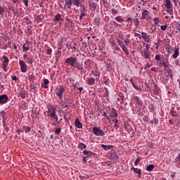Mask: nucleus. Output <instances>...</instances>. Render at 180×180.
Returning a JSON list of instances; mask_svg holds the SVG:
<instances>
[{"mask_svg":"<svg viewBox=\"0 0 180 180\" xmlns=\"http://www.w3.org/2000/svg\"><path fill=\"white\" fill-rule=\"evenodd\" d=\"M65 64L68 67H73V68H76L77 71H80L81 72H82L84 70L82 63H78V58L75 56H70V58H68L65 61Z\"/></svg>","mask_w":180,"mask_h":180,"instance_id":"nucleus-1","label":"nucleus"},{"mask_svg":"<svg viewBox=\"0 0 180 180\" xmlns=\"http://www.w3.org/2000/svg\"><path fill=\"white\" fill-rule=\"evenodd\" d=\"M165 6L166 9H167L168 13L169 15H174V9H172V3L171 2V0H165Z\"/></svg>","mask_w":180,"mask_h":180,"instance_id":"nucleus-2","label":"nucleus"},{"mask_svg":"<svg viewBox=\"0 0 180 180\" xmlns=\"http://www.w3.org/2000/svg\"><path fill=\"white\" fill-rule=\"evenodd\" d=\"M116 21H111L109 25H105V29L110 33L115 32V27L116 26Z\"/></svg>","mask_w":180,"mask_h":180,"instance_id":"nucleus-3","label":"nucleus"},{"mask_svg":"<svg viewBox=\"0 0 180 180\" xmlns=\"http://www.w3.org/2000/svg\"><path fill=\"white\" fill-rule=\"evenodd\" d=\"M93 133L94 134H95V136H98L99 137L105 136V132L102 129L96 127L93 128Z\"/></svg>","mask_w":180,"mask_h":180,"instance_id":"nucleus-4","label":"nucleus"},{"mask_svg":"<svg viewBox=\"0 0 180 180\" xmlns=\"http://www.w3.org/2000/svg\"><path fill=\"white\" fill-rule=\"evenodd\" d=\"M141 54L142 57H144L146 60H150L151 58V53H150V50H144L141 51Z\"/></svg>","mask_w":180,"mask_h":180,"instance_id":"nucleus-5","label":"nucleus"},{"mask_svg":"<svg viewBox=\"0 0 180 180\" xmlns=\"http://www.w3.org/2000/svg\"><path fill=\"white\" fill-rule=\"evenodd\" d=\"M3 60H4L2 62L3 68L4 71L6 72V71H8V65H9V59L6 56H3Z\"/></svg>","mask_w":180,"mask_h":180,"instance_id":"nucleus-6","label":"nucleus"},{"mask_svg":"<svg viewBox=\"0 0 180 180\" xmlns=\"http://www.w3.org/2000/svg\"><path fill=\"white\" fill-rule=\"evenodd\" d=\"M20 70L22 72H26L27 71V65L23 60H20L19 62Z\"/></svg>","mask_w":180,"mask_h":180,"instance_id":"nucleus-7","label":"nucleus"},{"mask_svg":"<svg viewBox=\"0 0 180 180\" xmlns=\"http://www.w3.org/2000/svg\"><path fill=\"white\" fill-rule=\"evenodd\" d=\"M133 103H135L136 106H141L143 105V101H140L138 96H134L132 98Z\"/></svg>","mask_w":180,"mask_h":180,"instance_id":"nucleus-8","label":"nucleus"},{"mask_svg":"<svg viewBox=\"0 0 180 180\" xmlns=\"http://www.w3.org/2000/svg\"><path fill=\"white\" fill-rule=\"evenodd\" d=\"M63 94H64V86H60L56 92V95L60 99H63Z\"/></svg>","mask_w":180,"mask_h":180,"instance_id":"nucleus-9","label":"nucleus"},{"mask_svg":"<svg viewBox=\"0 0 180 180\" xmlns=\"http://www.w3.org/2000/svg\"><path fill=\"white\" fill-rule=\"evenodd\" d=\"M48 116H49L51 117V119H54L55 117H56L57 114H56V109L52 108L51 110H48Z\"/></svg>","mask_w":180,"mask_h":180,"instance_id":"nucleus-10","label":"nucleus"},{"mask_svg":"<svg viewBox=\"0 0 180 180\" xmlns=\"http://www.w3.org/2000/svg\"><path fill=\"white\" fill-rule=\"evenodd\" d=\"M8 99H9V98L8 97V96L6 94H3V95L0 96V103L1 105L6 103V102H8Z\"/></svg>","mask_w":180,"mask_h":180,"instance_id":"nucleus-11","label":"nucleus"},{"mask_svg":"<svg viewBox=\"0 0 180 180\" xmlns=\"http://www.w3.org/2000/svg\"><path fill=\"white\" fill-rule=\"evenodd\" d=\"M150 12H148V10H144L142 12V19H146V20H148L150 19Z\"/></svg>","mask_w":180,"mask_h":180,"instance_id":"nucleus-12","label":"nucleus"},{"mask_svg":"<svg viewBox=\"0 0 180 180\" xmlns=\"http://www.w3.org/2000/svg\"><path fill=\"white\" fill-rule=\"evenodd\" d=\"M141 35H142V39L144 40V41H146V43H150V37L148 36V34H147V33L141 32Z\"/></svg>","mask_w":180,"mask_h":180,"instance_id":"nucleus-13","label":"nucleus"},{"mask_svg":"<svg viewBox=\"0 0 180 180\" xmlns=\"http://www.w3.org/2000/svg\"><path fill=\"white\" fill-rule=\"evenodd\" d=\"M174 54L172 55V58L175 59L178 58V56H179V48L175 47L173 49Z\"/></svg>","mask_w":180,"mask_h":180,"instance_id":"nucleus-14","label":"nucleus"},{"mask_svg":"<svg viewBox=\"0 0 180 180\" xmlns=\"http://www.w3.org/2000/svg\"><path fill=\"white\" fill-rule=\"evenodd\" d=\"M160 92H161V89H160V87H158V86H157V84H155L154 87H153V94L154 95H160Z\"/></svg>","mask_w":180,"mask_h":180,"instance_id":"nucleus-15","label":"nucleus"},{"mask_svg":"<svg viewBox=\"0 0 180 180\" xmlns=\"http://www.w3.org/2000/svg\"><path fill=\"white\" fill-rule=\"evenodd\" d=\"M110 119L113 123H117V112L116 111L113 115H110Z\"/></svg>","mask_w":180,"mask_h":180,"instance_id":"nucleus-16","label":"nucleus"},{"mask_svg":"<svg viewBox=\"0 0 180 180\" xmlns=\"http://www.w3.org/2000/svg\"><path fill=\"white\" fill-rule=\"evenodd\" d=\"M30 50V45L28 42H26L22 46V51H29Z\"/></svg>","mask_w":180,"mask_h":180,"instance_id":"nucleus-17","label":"nucleus"},{"mask_svg":"<svg viewBox=\"0 0 180 180\" xmlns=\"http://www.w3.org/2000/svg\"><path fill=\"white\" fill-rule=\"evenodd\" d=\"M101 148H103V150H105V151H108L109 150H112V148H113V146L112 145H101Z\"/></svg>","mask_w":180,"mask_h":180,"instance_id":"nucleus-18","label":"nucleus"},{"mask_svg":"<svg viewBox=\"0 0 180 180\" xmlns=\"http://www.w3.org/2000/svg\"><path fill=\"white\" fill-rule=\"evenodd\" d=\"M75 124L76 127H78V129L82 128V124L81 123V122H79V118H76Z\"/></svg>","mask_w":180,"mask_h":180,"instance_id":"nucleus-19","label":"nucleus"},{"mask_svg":"<svg viewBox=\"0 0 180 180\" xmlns=\"http://www.w3.org/2000/svg\"><path fill=\"white\" fill-rule=\"evenodd\" d=\"M65 6H67L68 9H71V6H72V0L65 1Z\"/></svg>","mask_w":180,"mask_h":180,"instance_id":"nucleus-20","label":"nucleus"},{"mask_svg":"<svg viewBox=\"0 0 180 180\" xmlns=\"http://www.w3.org/2000/svg\"><path fill=\"white\" fill-rule=\"evenodd\" d=\"M88 85H95V79L94 77H90L87 81Z\"/></svg>","mask_w":180,"mask_h":180,"instance_id":"nucleus-21","label":"nucleus"},{"mask_svg":"<svg viewBox=\"0 0 180 180\" xmlns=\"http://www.w3.org/2000/svg\"><path fill=\"white\" fill-rule=\"evenodd\" d=\"M19 96L22 98L25 99L26 98V91L25 90H21L19 91Z\"/></svg>","mask_w":180,"mask_h":180,"instance_id":"nucleus-22","label":"nucleus"},{"mask_svg":"<svg viewBox=\"0 0 180 180\" xmlns=\"http://www.w3.org/2000/svg\"><path fill=\"white\" fill-rule=\"evenodd\" d=\"M83 154L85 155L86 158H88L90 155H92L93 153L89 150H84Z\"/></svg>","mask_w":180,"mask_h":180,"instance_id":"nucleus-23","label":"nucleus"},{"mask_svg":"<svg viewBox=\"0 0 180 180\" xmlns=\"http://www.w3.org/2000/svg\"><path fill=\"white\" fill-rule=\"evenodd\" d=\"M122 49L126 56H129V50H127V48H126V45H124V44H122Z\"/></svg>","mask_w":180,"mask_h":180,"instance_id":"nucleus-24","label":"nucleus"},{"mask_svg":"<svg viewBox=\"0 0 180 180\" xmlns=\"http://www.w3.org/2000/svg\"><path fill=\"white\" fill-rule=\"evenodd\" d=\"M98 4H96L94 2H92L91 4H89V7L91 9H93V11H96V6Z\"/></svg>","mask_w":180,"mask_h":180,"instance_id":"nucleus-25","label":"nucleus"},{"mask_svg":"<svg viewBox=\"0 0 180 180\" xmlns=\"http://www.w3.org/2000/svg\"><path fill=\"white\" fill-rule=\"evenodd\" d=\"M134 23L136 27H139L140 26V20H139V18H134Z\"/></svg>","mask_w":180,"mask_h":180,"instance_id":"nucleus-26","label":"nucleus"},{"mask_svg":"<svg viewBox=\"0 0 180 180\" xmlns=\"http://www.w3.org/2000/svg\"><path fill=\"white\" fill-rule=\"evenodd\" d=\"M78 148H80L81 150H84L86 148V145H85L84 143H79L78 145Z\"/></svg>","mask_w":180,"mask_h":180,"instance_id":"nucleus-27","label":"nucleus"},{"mask_svg":"<svg viewBox=\"0 0 180 180\" xmlns=\"http://www.w3.org/2000/svg\"><path fill=\"white\" fill-rule=\"evenodd\" d=\"M80 13H86V8H85V4H80Z\"/></svg>","mask_w":180,"mask_h":180,"instance_id":"nucleus-28","label":"nucleus"},{"mask_svg":"<svg viewBox=\"0 0 180 180\" xmlns=\"http://www.w3.org/2000/svg\"><path fill=\"white\" fill-rule=\"evenodd\" d=\"M55 20H56V22H58V20H62L63 22V18H61V14H56L55 15Z\"/></svg>","mask_w":180,"mask_h":180,"instance_id":"nucleus-29","label":"nucleus"},{"mask_svg":"<svg viewBox=\"0 0 180 180\" xmlns=\"http://www.w3.org/2000/svg\"><path fill=\"white\" fill-rule=\"evenodd\" d=\"M26 63H27V64H33V57L30 56L27 58Z\"/></svg>","mask_w":180,"mask_h":180,"instance_id":"nucleus-30","label":"nucleus"},{"mask_svg":"<svg viewBox=\"0 0 180 180\" xmlns=\"http://www.w3.org/2000/svg\"><path fill=\"white\" fill-rule=\"evenodd\" d=\"M86 18V13H80V16H79V20H82V19H85Z\"/></svg>","mask_w":180,"mask_h":180,"instance_id":"nucleus-31","label":"nucleus"},{"mask_svg":"<svg viewBox=\"0 0 180 180\" xmlns=\"http://www.w3.org/2000/svg\"><path fill=\"white\" fill-rule=\"evenodd\" d=\"M134 168V172H136V174H139V176H140L141 175V169H139V168Z\"/></svg>","mask_w":180,"mask_h":180,"instance_id":"nucleus-32","label":"nucleus"},{"mask_svg":"<svg viewBox=\"0 0 180 180\" xmlns=\"http://www.w3.org/2000/svg\"><path fill=\"white\" fill-rule=\"evenodd\" d=\"M72 4L74 5V6H79L80 5V2L79 0H72Z\"/></svg>","mask_w":180,"mask_h":180,"instance_id":"nucleus-33","label":"nucleus"},{"mask_svg":"<svg viewBox=\"0 0 180 180\" xmlns=\"http://www.w3.org/2000/svg\"><path fill=\"white\" fill-rule=\"evenodd\" d=\"M30 88L32 89V91H33V92H37V87H36V86L34 84H30Z\"/></svg>","mask_w":180,"mask_h":180,"instance_id":"nucleus-34","label":"nucleus"},{"mask_svg":"<svg viewBox=\"0 0 180 180\" xmlns=\"http://www.w3.org/2000/svg\"><path fill=\"white\" fill-rule=\"evenodd\" d=\"M24 19H25V23L27 25H32V20H30V19H29L28 16H26Z\"/></svg>","mask_w":180,"mask_h":180,"instance_id":"nucleus-35","label":"nucleus"},{"mask_svg":"<svg viewBox=\"0 0 180 180\" xmlns=\"http://www.w3.org/2000/svg\"><path fill=\"white\" fill-rule=\"evenodd\" d=\"M115 20L118 22V23H122V22H123V18H122V16H117L115 17Z\"/></svg>","mask_w":180,"mask_h":180,"instance_id":"nucleus-36","label":"nucleus"},{"mask_svg":"<svg viewBox=\"0 0 180 180\" xmlns=\"http://www.w3.org/2000/svg\"><path fill=\"white\" fill-rule=\"evenodd\" d=\"M154 169V165H149L146 167V171H153Z\"/></svg>","mask_w":180,"mask_h":180,"instance_id":"nucleus-37","label":"nucleus"},{"mask_svg":"<svg viewBox=\"0 0 180 180\" xmlns=\"http://www.w3.org/2000/svg\"><path fill=\"white\" fill-rule=\"evenodd\" d=\"M156 27L155 26H152V28L148 31V33H150V34H153V33H155Z\"/></svg>","mask_w":180,"mask_h":180,"instance_id":"nucleus-38","label":"nucleus"},{"mask_svg":"<svg viewBox=\"0 0 180 180\" xmlns=\"http://www.w3.org/2000/svg\"><path fill=\"white\" fill-rule=\"evenodd\" d=\"M49 82V79H44V83L45 84V86H42V88H46V89L49 88V86H47Z\"/></svg>","mask_w":180,"mask_h":180,"instance_id":"nucleus-39","label":"nucleus"},{"mask_svg":"<svg viewBox=\"0 0 180 180\" xmlns=\"http://www.w3.org/2000/svg\"><path fill=\"white\" fill-rule=\"evenodd\" d=\"M22 130H24L25 133H29V131H30V127L27 126H25L22 127Z\"/></svg>","mask_w":180,"mask_h":180,"instance_id":"nucleus-40","label":"nucleus"},{"mask_svg":"<svg viewBox=\"0 0 180 180\" xmlns=\"http://www.w3.org/2000/svg\"><path fill=\"white\" fill-rule=\"evenodd\" d=\"M94 23L95 25H99V23H101V18H95Z\"/></svg>","mask_w":180,"mask_h":180,"instance_id":"nucleus-41","label":"nucleus"},{"mask_svg":"<svg viewBox=\"0 0 180 180\" xmlns=\"http://www.w3.org/2000/svg\"><path fill=\"white\" fill-rule=\"evenodd\" d=\"M4 13H5V8H4L2 6H0V15L4 16Z\"/></svg>","mask_w":180,"mask_h":180,"instance_id":"nucleus-42","label":"nucleus"},{"mask_svg":"<svg viewBox=\"0 0 180 180\" xmlns=\"http://www.w3.org/2000/svg\"><path fill=\"white\" fill-rule=\"evenodd\" d=\"M62 49H63V46L61 45V42H59L58 45V50H59L58 53H59V54H61V51L60 50H61Z\"/></svg>","mask_w":180,"mask_h":180,"instance_id":"nucleus-43","label":"nucleus"},{"mask_svg":"<svg viewBox=\"0 0 180 180\" xmlns=\"http://www.w3.org/2000/svg\"><path fill=\"white\" fill-rule=\"evenodd\" d=\"M166 50H167V53H171V51H172V50H174V49H172V46H168L166 47Z\"/></svg>","mask_w":180,"mask_h":180,"instance_id":"nucleus-44","label":"nucleus"},{"mask_svg":"<svg viewBox=\"0 0 180 180\" xmlns=\"http://www.w3.org/2000/svg\"><path fill=\"white\" fill-rule=\"evenodd\" d=\"M132 86L135 89H136V91H141V88L139 87V86H137L136 83L133 84Z\"/></svg>","mask_w":180,"mask_h":180,"instance_id":"nucleus-45","label":"nucleus"},{"mask_svg":"<svg viewBox=\"0 0 180 180\" xmlns=\"http://www.w3.org/2000/svg\"><path fill=\"white\" fill-rule=\"evenodd\" d=\"M60 133H61V129L60 128H56L55 129V134H60Z\"/></svg>","mask_w":180,"mask_h":180,"instance_id":"nucleus-46","label":"nucleus"},{"mask_svg":"<svg viewBox=\"0 0 180 180\" xmlns=\"http://www.w3.org/2000/svg\"><path fill=\"white\" fill-rule=\"evenodd\" d=\"M29 81H34V75H29Z\"/></svg>","mask_w":180,"mask_h":180,"instance_id":"nucleus-47","label":"nucleus"},{"mask_svg":"<svg viewBox=\"0 0 180 180\" xmlns=\"http://www.w3.org/2000/svg\"><path fill=\"white\" fill-rule=\"evenodd\" d=\"M176 30H177L178 32H180V21L177 22L176 25Z\"/></svg>","mask_w":180,"mask_h":180,"instance_id":"nucleus-48","label":"nucleus"},{"mask_svg":"<svg viewBox=\"0 0 180 180\" xmlns=\"http://www.w3.org/2000/svg\"><path fill=\"white\" fill-rule=\"evenodd\" d=\"M174 63L176 65H177L178 67H179V64H180V58H179L178 59L174 60Z\"/></svg>","mask_w":180,"mask_h":180,"instance_id":"nucleus-49","label":"nucleus"},{"mask_svg":"<svg viewBox=\"0 0 180 180\" xmlns=\"http://www.w3.org/2000/svg\"><path fill=\"white\" fill-rule=\"evenodd\" d=\"M37 21L38 22H43V18L40 15L37 16Z\"/></svg>","mask_w":180,"mask_h":180,"instance_id":"nucleus-50","label":"nucleus"},{"mask_svg":"<svg viewBox=\"0 0 180 180\" xmlns=\"http://www.w3.org/2000/svg\"><path fill=\"white\" fill-rule=\"evenodd\" d=\"M155 60H156V61H160L161 60V56L160 55H156L155 57Z\"/></svg>","mask_w":180,"mask_h":180,"instance_id":"nucleus-51","label":"nucleus"},{"mask_svg":"<svg viewBox=\"0 0 180 180\" xmlns=\"http://www.w3.org/2000/svg\"><path fill=\"white\" fill-rule=\"evenodd\" d=\"M148 108H149L150 112H153V110H154V105H153V104H150Z\"/></svg>","mask_w":180,"mask_h":180,"instance_id":"nucleus-52","label":"nucleus"},{"mask_svg":"<svg viewBox=\"0 0 180 180\" xmlns=\"http://www.w3.org/2000/svg\"><path fill=\"white\" fill-rule=\"evenodd\" d=\"M167 72L168 75H169V77H172V70L171 69H168L167 70Z\"/></svg>","mask_w":180,"mask_h":180,"instance_id":"nucleus-53","label":"nucleus"},{"mask_svg":"<svg viewBox=\"0 0 180 180\" xmlns=\"http://www.w3.org/2000/svg\"><path fill=\"white\" fill-rule=\"evenodd\" d=\"M124 44H125L127 46H129V44H130V39H129V38H127V39L124 40Z\"/></svg>","mask_w":180,"mask_h":180,"instance_id":"nucleus-54","label":"nucleus"},{"mask_svg":"<svg viewBox=\"0 0 180 180\" xmlns=\"http://www.w3.org/2000/svg\"><path fill=\"white\" fill-rule=\"evenodd\" d=\"M26 7L29 6V0H22Z\"/></svg>","mask_w":180,"mask_h":180,"instance_id":"nucleus-55","label":"nucleus"},{"mask_svg":"<svg viewBox=\"0 0 180 180\" xmlns=\"http://www.w3.org/2000/svg\"><path fill=\"white\" fill-rule=\"evenodd\" d=\"M140 160H141V158L140 157H138L136 158V160L134 162L135 165H137V164H139V162H140Z\"/></svg>","mask_w":180,"mask_h":180,"instance_id":"nucleus-56","label":"nucleus"},{"mask_svg":"<svg viewBox=\"0 0 180 180\" xmlns=\"http://www.w3.org/2000/svg\"><path fill=\"white\" fill-rule=\"evenodd\" d=\"M160 65H163L165 68H168V65H167V63L165 62H160Z\"/></svg>","mask_w":180,"mask_h":180,"instance_id":"nucleus-57","label":"nucleus"},{"mask_svg":"<svg viewBox=\"0 0 180 180\" xmlns=\"http://www.w3.org/2000/svg\"><path fill=\"white\" fill-rule=\"evenodd\" d=\"M179 114L178 112H176V111H172V116H173V117H175V116H178Z\"/></svg>","mask_w":180,"mask_h":180,"instance_id":"nucleus-58","label":"nucleus"},{"mask_svg":"<svg viewBox=\"0 0 180 180\" xmlns=\"http://www.w3.org/2000/svg\"><path fill=\"white\" fill-rule=\"evenodd\" d=\"M8 9V11H11L12 12H13V13H15V15H16V11H15V8L9 7Z\"/></svg>","mask_w":180,"mask_h":180,"instance_id":"nucleus-59","label":"nucleus"},{"mask_svg":"<svg viewBox=\"0 0 180 180\" xmlns=\"http://www.w3.org/2000/svg\"><path fill=\"white\" fill-rule=\"evenodd\" d=\"M153 20L155 22V25H158V22H160V20L157 18H154Z\"/></svg>","mask_w":180,"mask_h":180,"instance_id":"nucleus-60","label":"nucleus"},{"mask_svg":"<svg viewBox=\"0 0 180 180\" xmlns=\"http://www.w3.org/2000/svg\"><path fill=\"white\" fill-rule=\"evenodd\" d=\"M106 67H107V68H108L109 70H112V65L110 64V63H107Z\"/></svg>","mask_w":180,"mask_h":180,"instance_id":"nucleus-61","label":"nucleus"},{"mask_svg":"<svg viewBox=\"0 0 180 180\" xmlns=\"http://www.w3.org/2000/svg\"><path fill=\"white\" fill-rule=\"evenodd\" d=\"M150 123H154L155 124H158V120L156 118H154V120L153 121H151Z\"/></svg>","mask_w":180,"mask_h":180,"instance_id":"nucleus-62","label":"nucleus"},{"mask_svg":"<svg viewBox=\"0 0 180 180\" xmlns=\"http://www.w3.org/2000/svg\"><path fill=\"white\" fill-rule=\"evenodd\" d=\"M145 44L146 49H143V50H149L150 44Z\"/></svg>","mask_w":180,"mask_h":180,"instance_id":"nucleus-63","label":"nucleus"},{"mask_svg":"<svg viewBox=\"0 0 180 180\" xmlns=\"http://www.w3.org/2000/svg\"><path fill=\"white\" fill-rule=\"evenodd\" d=\"M127 22H129V23H130V25H132L133 21L131 20V18H128L127 20Z\"/></svg>","mask_w":180,"mask_h":180,"instance_id":"nucleus-64","label":"nucleus"}]
</instances>
